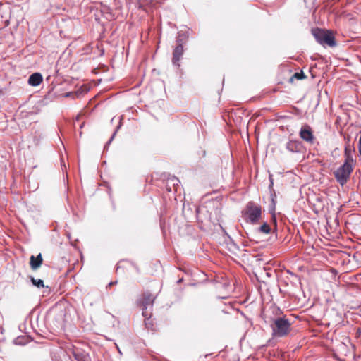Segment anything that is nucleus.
<instances>
[{
	"mask_svg": "<svg viewBox=\"0 0 361 361\" xmlns=\"http://www.w3.org/2000/svg\"><path fill=\"white\" fill-rule=\"evenodd\" d=\"M261 206L253 202H249L243 211V216L245 221L252 224H257L261 218Z\"/></svg>",
	"mask_w": 361,
	"mask_h": 361,
	"instance_id": "nucleus-1",
	"label": "nucleus"
},
{
	"mask_svg": "<svg viewBox=\"0 0 361 361\" xmlns=\"http://www.w3.org/2000/svg\"><path fill=\"white\" fill-rule=\"evenodd\" d=\"M290 322L285 317H278L274 319L271 325L272 334L275 337H283L288 334L290 330Z\"/></svg>",
	"mask_w": 361,
	"mask_h": 361,
	"instance_id": "nucleus-2",
	"label": "nucleus"
},
{
	"mask_svg": "<svg viewBox=\"0 0 361 361\" xmlns=\"http://www.w3.org/2000/svg\"><path fill=\"white\" fill-rule=\"evenodd\" d=\"M312 33L317 42L323 46L333 47L336 44L333 32L330 30L315 28L312 30Z\"/></svg>",
	"mask_w": 361,
	"mask_h": 361,
	"instance_id": "nucleus-3",
	"label": "nucleus"
},
{
	"mask_svg": "<svg viewBox=\"0 0 361 361\" xmlns=\"http://www.w3.org/2000/svg\"><path fill=\"white\" fill-rule=\"evenodd\" d=\"M345 153L347 156L345 162L334 172V175L337 181L341 185H343L346 183L353 171L352 165L350 163V161H353V159L350 158L347 149H345Z\"/></svg>",
	"mask_w": 361,
	"mask_h": 361,
	"instance_id": "nucleus-4",
	"label": "nucleus"
},
{
	"mask_svg": "<svg viewBox=\"0 0 361 361\" xmlns=\"http://www.w3.org/2000/svg\"><path fill=\"white\" fill-rule=\"evenodd\" d=\"M155 300V296L149 293H145L142 295V298L140 301V305L142 307V315L145 317H150L151 313L147 310L148 307H152Z\"/></svg>",
	"mask_w": 361,
	"mask_h": 361,
	"instance_id": "nucleus-5",
	"label": "nucleus"
},
{
	"mask_svg": "<svg viewBox=\"0 0 361 361\" xmlns=\"http://www.w3.org/2000/svg\"><path fill=\"white\" fill-rule=\"evenodd\" d=\"M300 137L302 140L309 143H312L314 140L312 128L307 124L302 126L300 130Z\"/></svg>",
	"mask_w": 361,
	"mask_h": 361,
	"instance_id": "nucleus-6",
	"label": "nucleus"
},
{
	"mask_svg": "<svg viewBox=\"0 0 361 361\" xmlns=\"http://www.w3.org/2000/svg\"><path fill=\"white\" fill-rule=\"evenodd\" d=\"M178 42H179V39H178ZM183 54V47L182 44L178 43V45L173 50V59L172 62L173 65L179 66V61L180 60L182 55Z\"/></svg>",
	"mask_w": 361,
	"mask_h": 361,
	"instance_id": "nucleus-7",
	"label": "nucleus"
},
{
	"mask_svg": "<svg viewBox=\"0 0 361 361\" xmlns=\"http://www.w3.org/2000/svg\"><path fill=\"white\" fill-rule=\"evenodd\" d=\"M286 147L290 152H300L302 149V145L298 140H290L286 143Z\"/></svg>",
	"mask_w": 361,
	"mask_h": 361,
	"instance_id": "nucleus-8",
	"label": "nucleus"
},
{
	"mask_svg": "<svg viewBox=\"0 0 361 361\" xmlns=\"http://www.w3.org/2000/svg\"><path fill=\"white\" fill-rule=\"evenodd\" d=\"M42 257L39 253L36 257L34 255L30 257V264L32 270H37L42 264Z\"/></svg>",
	"mask_w": 361,
	"mask_h": 361,
	"instance_id": "nucleus-9",
	"label": "nucleus"
},
{
	"mask_svg": "<svg viewBox=\"0 0 361 361\" xmlns=\"http://www.w3.org/2000/svg\"><path fill=\"white\" fill-rule=\"evenodd\" d=\"M42 75L39 73L32 74L28 79V84L31 86H37L42 82Z\"/></svg>",
	"mask_w": 361,
	"mask_h": 361,
	"instance_id": "nucleus-10",
	"label": "nucleus"
},
{
	"mask_svg": "<svg viewBox=\"0 0 361 361\" xmlns=\"http://www.w3.org/2000/svg\"><path fill=\"white\" fill-rule=\"evenodd\" d=\"M73 355L78 361H88L87 355L78 350L74 351Z\"/></svg>",
	"mask_w": 361,
	"mask_h": 361,
	"instance_id": "nucleus-11",
	"label": "nucleus"
},
{
	"mask_svg": "<svg viewBox=\"0 0 361 361\" xmlns=\"http://www.w3.org/2000/svg\"><path fill=\"white\" fill-rule=\"evenodd\" d=\"M259 231L262 233L268 234L271 231V228L269 224L264 223L259 228Z\"/></svg>",
	"mask_w": 361,
	"mask_h": 361,
	"instance_id": "nucleus-12",
	"label": "nucleus"
},
{
	"mask_svg": "<svg viewBox=\"0 0 361 361\" xmlns=\"http://www.w3.org/2000/svg\"><path fill=\"white\" fill-rule=\"evenodd\" d=\"M30 280L32 284L37 286V288L44 287V281L42 279H35L34 277H30Z\"/></svg>",
	"mask_w": 361,
	"mask_h": 361,
	"instance_id": "nucleus-13",
	"label": "nucleus"
},
{
	"mask_svg": "<svg viewBox=\"0 0 361 361\" xmlns=\"http://www.w3.org/2000/svg\"><path fill=\"white\" fill-rule=\"evenodd\" d=\"M179 183H180L179 180L175 177L168 180V184L171 183L173 185L174 190L176 191L178 190V188L179 187V185H178Z\"/></svg>",
	"mask_w": 361,
	"mask_h": 361,
	"instance_id": "nucleus-14",
	"label": "nucleus"
},
{
	"mask_svg": "<svg viewBox=\"0 0 361 361\" xmlns=\"http://www.w3.org/2000/svg\"><path fill=\"white\" fill-rule=\"evenodd\" d=\"M294 78L300 80L303 78H305L304 73L302 72L301 73H295L293 75Z\"/></svg>",
	"mask_w": 361,
	"mask_h": 361,
	"instance_id": "nucleus-15",
	"label": "nucleus"
},
{
	"mask_svg": "<svg viewBox=\"0 0 361 361\" xmlns=\"http://www.w3.org/2000/svg\"><path fill=\"white\" fill-rule=\"evenodd\" d=\"M115 134H116V132H115V133L113 134V135L111 136V139L109 140V141L108 144H109V143L112 141V140H113V139H114V137Z\"/></svg>",
	"mask_w": 361,
	"mask_h": 361,
	"instance_id": "nucleus-16",
	"label": "nucleus"
},
{
	"mask_svg": "<svg viewBox=\"0 0 361 361\" xmlns=\"http://www.w3.org/2000/svg\"><path fill=\"white\" fill-rule=\"evenodd\" d=\"M358 149H359V152L361 155V143L360 142H359Z\"/></svg>",
	"mask_w": 361,
	"mask_h": 361,
	"instance_id": "nucleus-17",
	"label": "nucleus"
},
{
	"mask_svg": "<svg viewBox=\"0 0 361 361\" xmlns=\"http://www.w3.org/2000/svg\"><path fill=\"white\" fill-rule=\"evenodd\" d=\"M166 188L168 191H171V188L169 186V184L167 185Z\"/></svg>",
	"mask_w": 361,
	"mask_h": 361,
	"instance_id": "nucleus-18",
	"label": "nucleus"
},
{
	"mask_svg": "<svg viewBox=\"0 0 361 361\" xmlns=\"http://www.w3.org/2000/svg\"><path fill=\"white\" fill-rule=\"evenodd\" d=\"M272 219H273V221L276 223V217H275L274 214L272 216Z\"/></svg>",
	"mask_w": 361,
	"mask_h": 361,
	"instance_id": "nucleus-19",
	"label": "nucleus"
},
{
	"mask_svg": "<svg viewBox=\"0 0 361 361\" xmlns=\"http://www.w3.org/2000/svg\"><path fill=\"white\" fill-rule=\"evenodd\" d=\"M114 283H116V281H114V283L111 282L109 283V285H114Z\"/></svg>",
	"mask_w": 361,
	"mask_h": 361,
	"instance_id": "nucleus-20",
	"label": "nucleus"
},
{
	"mask_svg": "<svg viewBox=\"0 0 361 361\" xmlns=\"http://www.w3.org/2000/svg\"><path fill=\"white\" fill-rule=\"evenodd\" d=\"M114 283H116V281H114V283L111 282L109 283V285H114Z\"/></svg>",
	"mask_w": 361,
	"mask_h": 361,
	"instance_id": "nucleus-21",
	"label": "nucleus"
},
{
	"mask_svg": "<svg viewBox=\"0 0 361 361\" xmlns=\"http://www.w3.org/2000/svg\"><path fill=\"white\" fill-rule=\"evenodd\" d=\"M71 94V92L67 93L66 97H68Z\"/></svg>",
	"mask_w": 361,
	"mask_h": 361,
	"instance_id": "nucleus-22",
	"label": "nucleus"
}]
</instances>
